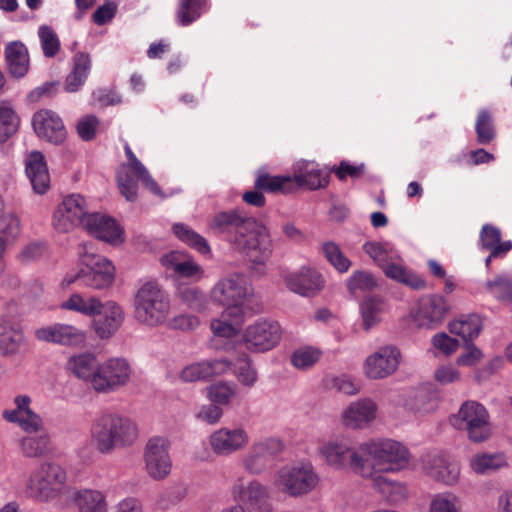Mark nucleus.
Wrapping results in <instances>:
<instances>
[{"label":"nucleus","instance_id":"obj_8","mask_svg":"<svg viewBox=\"0 0 512 512\" xmlns=\"http://www.w3.org/2000/svg\"><path fill=\"white\" fill-rule=\"evenodd\" d=\"M252 296L253 288L247 283L245 277L238 273L219 279L210 290V299L214 303L225 306L224 316H230L236 321L243 318V306Z\"/></svg>","mask_w":512,"mask_h":512},{"label":"nucleus","instance_id":"obj_31","mask_svg":"<svg viewBox=\"0 0 512 512\" xmlns=\"http://www.w3.org/2000/svg\"><path fill=\"white\" fill-rule=\"evenodd\" d=\"M99 362L90 353H81L71 356L67 363V371L77 379L87 383L93 389L94 379L98 373Z\"/></svg>","mask_w":512,"mask_h":512},{"label":"nucleus","instance_id":"obj_21","mask_svg":"<svg viewBox=\"0 0 512 512\" xmlns=\"http://www.w3.org/2000/svg\"><path fill=\"white\" fill-rule=\"evenodd\" d=\"M249 441L247 430L241 426L222 427L209 436L210 448L219 456H229L241 451L247 447Z\"/></svg>","mask_w":512,"mask_h":512},{"label":"nucleus","instance_id":"obj_9","mask_svg":"<svg viewBox=\"0 0 512 512\" xmlns=\"http://www.w3.org/2000/svg\"><path fill=\"white\" fill-rule=\"evenodd\" d=\"M229 495L238 502L221 512H272L268 487L257 479L239 475L229 487Z\"/></svg>","mask_w":512,"mask_h":512},{"label":"nucleus","instance_id":"obj_53","mask_svg":"<svg viewBox=\"0 0 512 512\" xmlns=\"http://www.w3.org/2000/svg\"><path fill=\"white\" fill-rule=\"evenodd\" d=\"M321 251L326 260L340 273H345L351 266V261L342 253L339 246L331 241L324 242Z\"/></svg>","mask_w":512,"mask_h":512},{"label":"nucleus","instance_id":"obj_27","mask_svg":"<svg viewBox=\"0 0 512 512\" xmlns=\"http://www.w3.org/2000/svg\"><path fill=\"white\" fill-rule=\"evenodd\" d=\"M161 264L173 276L198 281L203 277L202 267L187 253L172 251L161 257Z\"/></svg>","mask_w":512,"mask_h":512},{"label":"nucleus","instance_id":"obj_35","mask_svg":"<svg viewBox=\"0 0 512 512\" xmlns=\"http://www.w3.org/2000/svg\"><path fill=\"white\" fill-rule=\"evenodd\" d=\"M91 69L90 56L84 52H78L73 57V69L65 80L64 89L69 93L78 91L85 83Z\"/></svg>","mask_w":512,"mask_h":512},{"label":"nucleus","instance_id":"obj_50","mask_svg":"<svg viewBox=\"0 0 512 512\" xmlns=\"http://www.w3.org/2000/svg\"><path fill=\"white\" fill-rule=\"evenodd\" d=\"M19 127V118L7 103H0V143L6 142Z\"/></svg>","mask_w":512,"mask_h":512},{"label":"nucleus","instance_id":"obj_22","mask_svg":"<svg viewBox=\"0 0 512 512\" xmlns=\"http://www.w3.org/2000/svg\"><path fill=\"white\" fill-rule=\"evenodd\" d=\"M450 310L448 301L441 295H427L419 300L414 320L419 327L435 328Z\"/></svg>","mask_w":512,"mask_h":512},{"label":"nucleus","instance_id":"obj_26","mask_svg":"<svg viewBox=\"0 0 512 512\" xmlns=\"http://www.w3.org/2000/svg\"><path fill=\"white\" fill-rule=\"evenodd\" d=\"M37 340L63 346H78L84 343L85 334L79 328L62 323L40 327L34 332Z\"/></svg>","mask_w":512,"mask_h":512},{"label":"nucleus","instance_id":"obj_33","mask_svg":"<svg viewBox=\"0 0 512 512\" xmlns=\"http://www.w3.org/2000/svg\"><path fill=\"white\" fill-rule=\"evenodd\" d=\"M73 502L79 512H108L106 495L97 489L85 488L76 491Z\"/></svg>","mask_w":512,"mask_h":512},{"label":"nucleus","instance_id":"obj_38","mask_svg":"<svg viewBox=\"0 0 512 512\" xmlns=\"http://www.w3.org/2000/svg\"><path fill=\"white\" fill-rule=\"evenodd\" d=\"M499 228L485 224L480 232L482 249L492 252V256H505L512 249V241H501Z\"/></svg>","mask_w":512,"mask_h":512},{"label":"nucleus","instance_id":"obj_47","mask_svg":"<svg viewBox=\"0 0 512 512\" xmlns=\"http://www.w3.org/2000/svg\"><path fill=\"white\" fill-rule=\"evenodd\" d=\"M207 9V0H179L177 20L182 26L190 25L196 21Z\"/></svg>","mask_w":512,"mask_h":512},{"label":"nucleus","instance_id":"obj_15","mask_svg":"<svg viewBox=\"0 0 512 512\" xmlns=\"http://www.w3.org/2000/svg\"><path fill=\"white\" fill-rule=\"evenodd\" d=\"M143 459L149 477L158 481L167 478L172 469L168 440L159 436L150 438L145 445Z\"/></svg>","mask_w":512,"mask_h":512},{"label":"nucleus","instance_id":"obj_14","mask_svg":"<svg viewBox=\"0 0 512 512\" xmlns=\"http://www.w3.org/2000/svg\"><path fill=\"white\" fill-rule=\"evenodd\" d=\"M281 339V327L272 320H258L248 325L243 333L242 341L251 352H266L274 348Z\"/></svg>","mask_w":512,"mask_h":512},{"label":"nucleus","instance_id":"obj_25","mask_svg":"<svg viewBox=\"0 0 512 512\" xmlns=\"http://www.w3.org/2000/svg\"><path fill=\"white\" fill-rule=\"evenodd\" d=\"M93 320V329L101 339H109L120 328L124 321L122 307L114 301L101 302Z\"/></svg>","mask_w":512,"mask_h":512},{"label":"nucleus","instance_id":"obj_56","mask_svg":"<svg viewBox=\"0 0 512 512\" xmlns=\"http://www.w3.org/2000/svg\"><path fill=\"white\" fill-rule=\"evenodd\" d=\"M364 251L382 268L390 260L398 258V253L388 246L378 242H367Z\"/></svg>","mask_w":512,"mask_h":512},{"label":"nucleus","instance_id":"obj_46","mask_svg":"<svg viewBox=\"0 0 512 512\" xmlns=\"http://www.w3.org/2000/svg\"><path fill=\"white\" fill-rule=\"evenodd\" d=\"M173 232L180 241L186 243L201 254H208L210 252V246L207 240L189 226L181 223L174 224Z\"/></svg>","mask_w":512,"mask_h":512},{"label":"nucleus","instance_id":"obj_39","mask_svg":"<svg viewBox=\"0 0 512 512\" xmlns=\"http://www.w3.org/2000/svg\"><path fill=\"white\" fill-rule=\"evenodd\" d=\"M482 329V322L478 315L471 314L461 316L449 323V331L461 337L464 343L472 342L478 337Z\"/></svg>","mask_w":512,"mask_h":512},{"label":"nucleus","instance_id":"obj_58","mask_svg":"<svg viewBox=\"0 0 512 512\" xmlns=\"http://www.w3.org/2000/svg\"><path fill=\"white\" fill-rule=\"evenodd\" d=\"M21 234L19 218L12 213L6 214L0 220V238L6 241V246L14 243Z\"/></svg>","mask_w":512,"mask_h":512},{"label":"nucleus","instance_id":"obj_1","mask_svg":"<svg viewBox=\"0 0 512 512\" xmlns=\"http://www.w3.org/2000/svg\"><path fill=\"white\" fill-rule=\"evenodd\" d=\"M208 227L214 232L228 234L234 249L254 264L262 265L271 256L272 241L267 228L239 209L216 213L209 220Z\"/></svg>","mask_w":512,"mask_h":512},{"label":"nucleus","instance_id":"obj_32","mask_svg":"<svg viewBox=\"0 0 512 512\" xmlns=\"http://www.w3.org/2000/svg\"><path fill=\"white\" fill-rule=\"evenodd\" d=\"M384 274L399 283H402L415 290H422L426 288V282L419 275L407 269L402 263L400 256L390 260L382 268Z\"/></svg>","mask_w":512,"mask_h":512},{"label":"nucleus","instance_id":"obj_7","mask_svg":"<svg viewBox=\"0 0 512 512\" xmlns=\"http://www.w3.org/2000/svg\"><path fill=\"white\" fill-rule=\"evenodd\" d=\"M320 478L309 461L289 463L274 474L272 485L281 494L298 498L313 492Z\"/></svg>","mask_w":512,"mask_h":512},{"label":"nucleus","instance_id":"obj_5","mask_svg":"<svg viewBox=\"0 0 512 512\" xmlns=\"http://www.w3.org/2000/svg\"><path fill=\"white\" fill-rule=\"evenodd\" d=\"M66 480V471L59 464L43 462L30 472L24 493L34 501L49 503L63 493Z\"/></svg>","mask_w":512,"mask_h":512},{"label":"nucleus","instance_id":"obj_19","mask_svg":"<svg viewBox=\"0 0 512 512\" xmlns=\"http://www.w3.org/2000/svg\"><path fill=\"white\" fill-rule=\"evenodd\" d=\"M81 254V261L85 265V286L94 289L109 287L115 277V268L111 261L103 256L95 255L86 251Z\"/></svg>","mask_w":512,"mask_h":512},{"label":"nucleus","instance_id":"obj_11","mask_svg":"<svg viewBox=\"0 0 512 512\" xmlns=\"http://www.w3.org/2000/svg\"><path fill=\"white\" fill-rule=\"evenodd\" d=\"M132 373V367L127 359L111 357L99 364L93 390L103 394L117 392L129 384Z\"/></svg>","mask_w":512,"mask_h":512},{"label":"nucleus","instance_id":"obj_6","mask_svg":"<svg viewBox=\"0 0 512 512\" xmlns=\"http://www.w3.org/2000/svg\"><path fill=\"white\" fill-rule=\"evenodd\" d=\"M170 314V299L156 282H146L137 290L134 298V316L142 325H163Z\"/></svg>","mask_w":512,"mask_h":512},{"label":"nucleus","instance_id":"obj_41","mask_svg":"<svg viewBox=\"0 0 512 512\" xmlns=\"http://www.w3.org/2000/svg\"><path fill=\"white\" fill-rule=\"evenodd\" d=\"M404 408L410 413L423 416L437 408V401L428 391L421 389L406 397Z\"/></svg>","mask_w":512,"mask_h":512},{"label":"nucleus","instance_id":"obj_57","mask_svg":"<svg viewBox=\"0 0 512 512\" xmlns=\"http://www.w3.org/2000/svg\"><path fill=\"white\" fill-rule=\"evenodd\" d=\"M178 297L184 305L193 311L201 312L207 307L205 294L197 288L185 287L179 289Z\"/></svg>","mask_w":512,"mask_h":512},{"label":"nucleus","instance_id":"obj_20","mask_svg":"<svg viewBox=\"0 0 512 512\" xmlns=\"http://www.w3.org/2000/svg\"><path fill=\"white\" fill-rule=\"evenodd\" d=\"M282 280L291 292L303 297H314L325 286L322 274L310 267H301L296 271L284 272Z\"/></svg>","mask_w":512,"mask_h":512},{"label":"nucleus","instance_id":"obj_61","mask_svg":"<svg viewBox=\"0 0 512 512\" xmlns=\"http://www.w3.org/2000/svg\"><path fill=\"white\" fill-rule=\"evenodd\" d=\"M475 130L477 133V140L480 144H489L495 137V131L492 123L491 116L485 110L479 112Z\"/></svg>","mask_w":512,"mask_h":512},{"label":"nucleus","instance_id":"obj_43","mask_svg":"<svg viewBox=\"0 0 512 512\" xmlns=\"http://www.w3.org/2000/svg\"><path fill=\"white\" fill-rule=\"evenodd\" d=\"M101 307V301L93 296L84 297L79 293L70 295L68 299L61 303V308L69 311L78 312L85 316H95L98 308Z\"/></svg>","mask_w":512,"mask_h":512},{"label":"nucleus","instance_id":"obj_24","mask_svg":"<svg viewBox=\"0 0 512 512\" xmlns=\"http://www.w3.org/2000/svg\"><path fill=\"white\" fill-rule=\"evenodd\" d=\"M377 409V404L372 399H358L343 410L341 423L351 430L366 428L376 419Z\"/></svg>","mask_w":512,"mask_h":512},{"label":"nucleus","instance_id":"obj_29","mask_svg":"<svg viewBox=\"0 0 512 512\" xmlns=\"http://www.w3.org/2000/svg\"><path fill=\"white\" fill-rule=\"evenodd\" d=\"M231 367L232 363L224 358L196 362L181 370L180 379L184 382L203 381L213 376L222 375Z\"/></svg>","mask_w":512,"mask_h":512},{"label":"nucleus","instance_id":"obj_36","mask_svg":"<svg viewBox=\"0 0 512 512\" xmlns=\"http://www.w3.org/2000/svg\"><path fill=\"white\" fill-rule=\"evenodd\" d=\"M369 478L372 480L373 488L392 504L400 503L408 496L407 488L403 483L393 481L381 474H374Z\"/></svg>","mask_w":512,"mask_h":512},{"label":"nucleus","instance_id":"obj_10","mask_svg":"<svg viewBox=\"0 0 512 512\" xmlns=\"http://www.w3.org/2000/svg\"><path fill=\"white\" fill-rule=\"evenodd\" d=\"M318 453L323 461L335 470L350 469L361 477L369 472L363 460L361 443L354 447L347 439H330L318 447Z\"/></svg>","mask_w":512,"mask_h":512},{"label":"nucleus","instance_id":"obj_16","mask_svg":"<svg viewBox=\"0 0 512 512\" xmlns=\"http://www.w3.org/2000/svg\"><path fill=\"white\" fill-rule=\"evenodd\" d=\"M283 443L277 438H265L254 442L243 456L244 470L254 476L264 473L269 463L282 452Z\"/></svg>","mask_w":512,"mask_h":512},{"label":"nucleus","instance_id":"obj_44","mask_svg":"<svg viewBox=\"0 0 512 512\" xmlns=\"http://www.w3.org/2000/svg\"><path fill=\"white\" fill-rule=\"evenodd\" d=\"M505 465L506 459L502 453L475 454L470 459V467L477 474H488Z\"/></svg>","mask_w":512,"mask_h":512},{"label":"nucleus","instance_id":"obj_17","mask_svg":"<svg viewBox=\"0 0 512 512\" xmlns=\"http://www.w3.org/2000/svg\"><path fill=\"white\" fill-rule=\"evenodd\" d=\"M87 212L86 200L79 194L64 198L53 216V226L60 233H67L78 225L84 226Z\"/></svg>","mask_w":512,"mask_h":512},{"label":"nucleus","instance_id":"obj_60","mask_svg":"<svg viewBox=\"0 0 512 512\" xmlns=\"http://www.w3.org/2000/svg\"><path fill=\"white\" fill-rule=\"evenodd\" d=\"M237 387L235 384L218 382L207 388L209 399L218 404H228L236 395Z\"/></svg>","mask_w":512,"mask_h":512},{"label":"nucleus","instance_id":"obj_52","mask_svg":"<svg viewBox=\"0 0 512 512\" xmlns=\"http://www.w3.org/2000/svg\"><path fill=\"white\" fill-rule=\"evenodd\" d=\"M138 180L141 181L139 176L128 167H120L117 173V182L121 194L128 201H135L138 191Z\"/></svg>","mask_w":512,"mask_h":512},{"label":"nucleus","instance_id":"obj_23","mask_svg":"<svg viewBox=\"0 0 512 512\" xmlns=\"http://www.w3.org/2000/svg\"><path fill=\"white\" fill-rule=\"evenodd\" d=\"M32 125L39 138L52 144H62L67 136L61 117L54 111L42 109L32 117Z\"/></svg>","mask_w":512,"mask_h":512},{"label":"nucleus","instance_id":"obj_64","mask_svg":"<svg viewBox=\"0 0 512 512\" xmlns=\"http://www.w3.org/2000/svg\"><path fill=\"white\" fill-rule=\"evenodd\" d=\"M487 288L499 299L512 301V279L503 276L487 282Z\"/></svg>","mask_w":512,"mask_h":512},{"label":"nucleus","instance_id":"obj_45","mask_svg":"<svg viewBox=\"0 0 512 512\" xmlns=\"http://www.w3.org/2000/svg\"><path fill=\"white\" fill-rule=\"evenodd\" d=\"M255 187L269 193H287L292 187V177L271 176L268 173L259 172L255 180Z\"/></svg>","mask_w":512,"mask_h":512},{"label":"nucleus","instance_id":"obj_30","mask_svg":"<svg viewBox=\"0 0 512 512\" xmlns=\"http://www.w3.org/2000/svg\"><path fill=\"white\" fill-rule=\"evenodd\" d=\"M25 173L37 194H44L50 188V174L44 155L39 151L31 152L25 160Z\"/></svg>","mask_w":512,"mask_h":512},{"label":"nucleus","instance_id":"obj_37","mask_svg":"<svg viewBox=\"0 0 512 512\" xmlns=\"http://www.w3.org/2000/svg\"><path fill=\"white\" fill-rule=\"evenodd\" d=\"M23 342V332L15 327L9 319L0 317V353L15 354Z\"/></svg>","mask_w":512,"mask_h":512},{"label":"nucleus","instance_id":"obj_40","mask_svg":"<svg viewBox=\"0 0 512 512\" xmlns=\"http://www.w3.org/2000/svg\"><path fill=\"white\" fill-rule=\"evenodd\" d=\"M359 310L363 329L370 331L380 323L385 311V302L379 297L369 296L360 303Z\"/></svg>","mask_w":512,"mask_h":512},{"label":"nucleus","instance_id":"obj_13","mask_svg":"<svg viewBox=\"0 0 512 512\" xmlns=\"http://www.w3.org/2000/svg\"><path fill=\"white\" fill-rule=\"evenodd\" d=\"M400 361L401 352L396 346H381L365 358L363 374L370 380L388 378L398 370Z\"/></svg>","mask_w":512,"mask_h":512},{"label":"nucleus","instance_id":"obj_48","mask_svg":"<svg viewBox=\"0 0 512 512\" xmlns=\"http://www.w3.org/2000/svg\"><path fill=\"white\" fill-rule=\"evenodd\" d=\"M322 351L312 346H302L291 354V364L298 370H308L321 358Z\"/></svg>","mask_w":512,"mask_h":512},{"label":"nucleus","instance_id":"obj_59","mask_svg":"<svg viewBox=\"0 0 512 512\" xmlns=\"http://www.w3.org/2000/svg\"><path fill=\"white\" fill-rule=\"evenodd\" d=\"M235 373L241 384L252 387L257 381V371L252 366L251 360L245 354L241 355L234 364Z\"/></svg>","mask_w":512,"mask_h":512},{"label":"nucleus","instance_id":"obj_4","mask_svg":"<svg viewBox=\"0 0 512 512\" xmlns=\"http://www.w3.org/2000/svg\"><path fill=\"white\" fill-rule=\"evenodd\" d=\"M361 452L370 477L380 472H397L407 467L410 454L405 446L392 439H368L361 442Z\"/></svg>","mask_w":512,"mask_h":512},{"label":"nucleus","instance_id":"obj_3","mask_svg":"<svg viewBox=\"0 0 512 512\" xmlns=\"http://www.w3.org/2000/svg\"><path fill=\"white\" fill-rule=\"evenodd\" d=\"M89 433L91 445L103 455L131 447L139 437L138 426L133 419L110 410L102 411L93 418Z\"/></svg>","mask_w":512,"mask_h":512},{"label":"nucleus","instance_id":"obj_42","mask_svg":"<svg viewBox=\"0 0 512 512\" xmlns=\"http://www.w3.org/2000/svg\"><path fill=\"white\" fill-rule=\"evenodd\" d=\"M327 177V174L321 169L316 168L314 165H307L304 169H299L294 174L292 182L299 187L316 190L327 185Z\"/></svg>","mask_w":512,"mask_h":512},{"label":"nucleus","instance_id":"obj_62","mask_svg":"<svg viewBox=\"0 0 512 512\" xmlns=\"http://www.w3.org/2000/svg\"><path fill=\"white\" fill-rule=\"evenodd\" d=\"M325 387L330 390H336L346 395H355L359 392V387L352 377L342 374L330 376L325 379Z\"/></svg>","mask_w":512,"mask_h":512},{"label":"nucleus","instance_id":"obj_54","mask_svg":"<svg viewBox=\"0 0 512 512\" xmlns=\"http://www.w3.org/2000/svg\"><path fill=\"white\" fill-rule=\"evenodd\" d=\"M244 321V317L240 321L234 318L224 316V311L219 318L211 321L210 327L215 336L223 338H231L238 334L239 328Z\"/></svg>","mask_w":512,"mask_h":512},{"label":"nucleus","instance_id":"obj_49","mask_svg":"<svg viewBox=\"0 0 512 512\" xmlns=\"http://www.w3.org/2000/svg\"><path fill=\"white\" fill-rule=\"evenodd\" d=\"M125 154L127 156L128 163L123 164L121 167L130 168L131 172H134L137 176H139L143 185H145L154 194H159V186L151 177L145 166L138 160V158L135 156V154L132 152L131 148L128 145L125 146Z\"/></svg>","mask_w":512,"mask_h":512},{"label":"nucleus","instance_id":"obj_63","mask_svg":"<svg viewBox=\"0 0 512 512\" xmlns=\"http://www.w3.org/2000/svg\"><path fill=\"white\" fill-rule=\"evenodd\" d=\"M38 35L43 53L46 57H54L60 50V41L57 34L49 26L39 27Z\"/></svg>","mask_w":512,"mask_h":512},{"label":"nucleus","instance_id":"obj_2","mask_svg":"<svg viewBox=\"0 0 512 512\" xmlns=\"http://www.w3.org/2000/svg\"><path fill=\"white\" fill-rule=\"evenodd\" d=\"M14 409H5L2 417L9 423L17 424L27 433L18 441L21 454L26 458H40L51 449V436L45 429L43 418L31 408L32 399L28 395H17Z\"/></svg>","mask_w":512,"mask_h":512},{"label":"nucleus","instance_id":"obj_55","mask_svg":"<svg viewBox=\"0 0 512 512\" xmlns=\"http://www.w3.org/2000/svg\"><path fill=\"white\" fill-rule=\"evenodd\" d=\"M376 286V279L367 271H355L347 279V289L353 295H356L358 292L372 291Z\"/></svg>","mask_w":512,"mask_h":512},{"label":"nucleus","instance_id":"obj_12","mask_svg":"<svg viewBox=\"0 0 512 512\" xmlns=\"http://www.w3.org/2000/svg\"><path fill=\"white\" fill-rule=\"evenodd\" d=\"M488 412L485 407L474 401H467L460 407L457 415L451 419L452 425L465 430L473 442H482L490 436Z\"/></svg>","mask_w":512,"mask_h":512},{"label":"nucleus","instance_id":"obj_28","mask_svg":"<svg viewBox=\"0 0 512 512\" xmlns=\"http://www.w3.org/2000/svg\"><path fill=\"white\" fill-rule=\"evenodd\" d=\"M84 229L93 237L116 245L123 241L122 230L110 216L101 213H91L86 216Z\"/></svg>","mask_w":512,"mask_h":512},{"label":"nucleus","instance_id":"obj_51","mask_svg":"<svg viewBox=\"0 0 512 512\" xmlns=\"http://www.w3.org/2000/svg\"><path fill=\"white\" fill-rule=\"evenodd\" d=\"M459 496L452 492H440L431 497L429 512H461Z\"/></svg>","mask_w":512,"mask_h":512},{"label":"nucleus","instance_id":"obj_18","mask_svg":"<svg viewBox=\"0 0 512 512\" xmlns=\"http://www.w3.org/2000/svg\"><path fill=\"white\" fill-rule=\"evenodd\" d=\"M421 467L427 477L446 486L457 484L460 478L458 462L442 453L423 456Z\"/></svg>","mask_w":512,"mask_h":512},{"label":"nucleus","instance_id":"obj_34","mask_svg":"<svg viewBox=\"0 0 512 512\" xmlns=\"http://www.w3.org/2000/svg\"><path fill=\"white\" fill-rule=\"evenodd\" d=\"M5 59L9 72L14 77H23L29 69V55L26 46L20 41H13L5 47Z\"/></svg>","mask_w":512,"mask_h":512}]
</instances>
